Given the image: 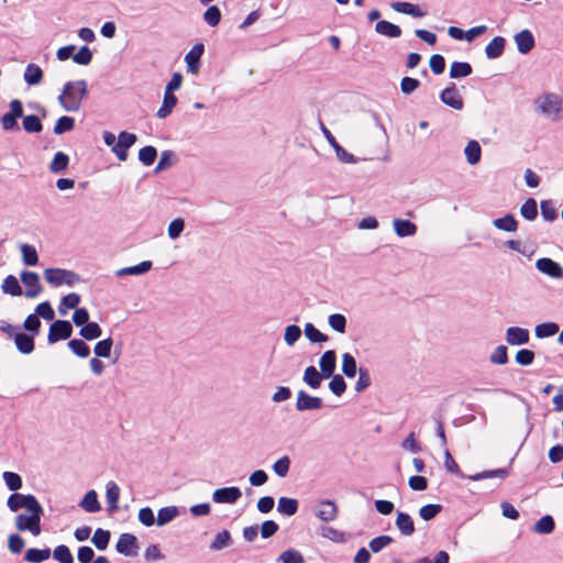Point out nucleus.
Masks as SVG:
<instances>
[{"mask_svg": "<svg viewBox=\"0 0 563 563\" xmlns=\"http://www.w3.org/2000/svg\"><path fill=\"white\" fill-rule=\"evenodd\" d=\"M91 541L98 550H106L110 541V532L98 528L95 531Z\"/></svg>", "mask_w": 563, "mask_h": 563, "instance_id": "obj_55", "label": "nucleus"}, {"mask_svg": "<svg viewBox=\"0 0 563 563\" xmlns=\"http://www.w3.org/2000/svg\"><path fill=\"white\" fill-rule=\"evenodd\" d=\"M530 335L527 329L510 327L506 330V342L509 345H523L529 342Z\"/></svg>", "mask_w": 563, "mask_h": 563, "instance_id": "obj_16", "label": "nucleus"}, {"mask_svg": "<svg viewBox=\"0 0 563 563\" xmlns=\"http://www.w3.org/2000/svg\"><path fill=\"white\" fill-rule=\"evenodd\" d=\"M440 100L445 106L454 110H462L464 107L463 98L457 91L454 82H450V85L442 90V92L440 93Z\"/></svg>", "mask_w": 563, "mask_h": 563, "instance_id": "obj_10", "label": "nucleus"}, {"mask_svg": "<svg viewBox=\"0 0 563 563\" xmlns=\"http://www.w3.org/2000/svg\"><path fill=\"white\" fill-rule=\"evenodd\" d=\"M179 516V509L176 506L163 507L158 510L156 523L158 527H163L172 522Z\"/></svg>", "mask_w": 563, "mask_h": 563, "instance_id": "obj_29", "label": "nucleus"}, {"mask_svg": "<svg viewBox=\"0 0 563 563\" xmlns=\"http://www.w3.org/2000/svg\"><path fill=\"white\" fill-rule=\"evenodd\" d=\"M395 525L402 536L410 537L415 532L413 520L406 512H402V511L397 512V518H396Z\"/></svg>", "mask_w": 563, "mask_h": 563, "instance_id": "obj_22", "label": "nucleus"}, {"mask_svg": "<svg viewBox=\"0 0 563 563\" xmlns=\"http://www.w3.org/2000/svg\"><path fill=\"white\" fill-rule=\"evenodd\" d=\"M136 140L137 139L134 133L122 131L119 134L117 143L112 147V152L119 161H126L128 150L135 144Z\"/></svg>", "mask_w": 563, "mask_h": 563, "instance_id": "obj_6", "label": "nucleus"}, {"mask_svg": "<svg viewBox=\"0 0 563 563\" xmlns=\"http://www.w3.org/2000/svg\"><path fill=\"white\" fill-rule=\"evenodd\" d=\"M205 52L202 43H198L185 55L187 71L197 74L199 71L200 58Z\"/></svg>", "mask_w": 563, "mask_h": 563, "instance_id": "obj_13", "label": "nucleus"}, {"mask_svg": "<svg viewBox=\"0 0 563 563\" xmlns=\"http://www.w3.org/2000/svg\"><path fill=\"white\" fill-rule=\"evenodd\" d=\"M2 478H3L7 487L12 492H16L22 487V478L19 474H16L14 472H9V471L4 472L2 474Z\"/></svg>", "mask_w": 563, "mask_h": 563, "instance_id": "obj_58", "label": "nucleus"}, {"mask_svg": "<svg viewBox=\"0 0 563 563\" xmlns=\"http://www.w3.org/2000/svg\"><path fill=\"white\" fill-rule=\"evenodd\" d=\"M322 407V399L310 396L306 391L300 390L297 394L296 409L298 411L317 410Z\"/></svg>", "mask_w": 563, "mask_h": 563, "instance_id": "obj_14", "label": "nucleus"}, {"mask_svg": "<svg viewBox=\"0 0 563 563\" xmlns=\"http://www.w3.org/2000/svg\"><path fill=\"white\" fill-rule=\"evenodd\" d=\"M22 261L26 266H35L38 263V255L33 245L22 244L20 246Z\"/></svg>", "mask_w": 563, "mask_h": 563, "instance_id": "obj_42", "label": "nucleus"}, {"mask_svg": "<svg viewBox=\"0 0 563 563\" xmlns=\"http://www.w3.org/2000/svg\"><path fill=\"white\" fill-rule=\"evenodd\" d=\"M22 125L29 133H38L43 129L40 118L34 114L23 117Z\"/></svg>", "mask_w": 563, "mask_h": 563, "instance_id": "obj_52", "label": "nucleus"}, {"mask_svg": "<svg viewBox=\"0 0 563 563\" xmlns=\"http://www.w3.org/2000/svg\"><path fill=\"white\" fill-rule=\"evenodd\" d=\"M53 556L59 563H74V558L70 553V550L64 544L55 548L53 551Z\"/></svg>", "mask_w": 563, "mask_h": 563, "instance_id": "obj_62", "label": "nucleus"}, {"mask_svg": "<svg viewBox=\"0 0 563 563\" xmlns=\"http://www.w3.org/2000/svg\"><path fill=\"white\" fill-rule=\"evenodd\" d=\"M27 514H20L14 519V526L19 531H30L34 537L41 533V515L43 508L40 505L27 509Z\"/></svg>", "mask_w": 563, "mask_h": 563, "instance_id": "obj_2", "label": "nucleus"}, {"mask_svg": "<svg viewBox=\"0 0 563 563\" xmlns=\"http://www.w3.org/2000/svg\"><path fill=\"white\" fill-rule=\"evenodd\" d=\"M69 350L79 357H88L90 354L89 346L79 339H73L68 342Z\"/></svg>", "mask_w": 563, "mask_h": 563, "instance_id": "obj_54", "label": "nucleus"}, {"mask_svg": "<svg viewBox=\"0 0 563 563\" xmlns=\"http://www.w3.org/2000/svg\"><path fill=\"white\" fill-rule=\"evenodd\" d=\"M442 510V506L439 504H428L420 508L419 515L420 517L426 520H432L435 518Z\"/></svg>", "mask_w": 563, "mask_h": 563, "instance_id": "obj_59", "label": "nucleus"}, {"mask_svg": "<svg viewBox=\"0 0 563 563\" xmlns=\"http://www.w3.org/2000/svg\"><path fill=\"white\" fill-rule=\"evenodd\" d=\"M242 497V492L239 487H222L212 493V500L216 504H235Z\"/></svg>", "mask_w": 563, "mask_h": 563, "instance_id": "obj_11", "label": "nucleus"}, {"mask_svg": "<svg viewBox=\"0 0 563 563\" xmlns=\"http://www.w3.org/2000/svg\"><path fill=\"white\" fill-rule=\"evenodd\" d=\"M73 333V327L69 321L57 320L49 327L47 341L53 344L58 340H67Z\"/></svg>", "mask_w": 563, "mask_h": 563, "instance_id": "obj_7", "label": "nucleus"}, {"mask_svg": "<svg viewBox=\"0 0 563 563\" xmlns=\"http://www.w3.org/2000/svg\"><path fill=\"white\" fill-rule=\"evenodd\" d=\"M68 155L63 152H57L49 164V170L55 174L62 173L68 167Z\"/></svg>", "mask_w": 563, "mask_h": 563, "instance_id": "obj_45", "label": "nucleus"}, {"mask_svg": "<svg viewBox=\"0 0 563 563\" xmlns=\"http://www.w3.org/2000/svg\"><path fill=\"white\" fill-rule=\"evenodd\" d=\"M277 561L280 563H305L301 553L294 548L287 549L284 552H282Z\"/></svg>", "mask_w": 563, "mask_h": 563, "instance_id": "obj_49", "label": "nucleus"}, {"mask_svg": "<svg viewBox=\"0 0 563 563\" xmlns=\"http://www.w3.org/2000/svg\"><path fill=\"white\" fill-rule=\"evenodd\" d=\"M221 11L220 9L217 7V5H210L205 12H203V21L209 25V26H217L220 21H221Z\"/></svg>", "mask_w": 563, "mask_h": 563, "instance_id": "obj_51", "label": "nucleus"}, {"mask_svg": "<svg viewBox=\"0 0 563 563\" xmlns=\"http://www.w3.org/2000/svg\"><path fill=\"white\" fill-rule=\"evenodd\" d=\"M43 274L45 280L53 287H73L81 282L80 276L77 273L69 269L46 268Z\"/></svg>", "mask_w": 563, "mask_h": 563, "instance_id": "obj_3", "label": "nucleus"}, {"mask_svg": "<svg viewBox=\"0 0 563 563\" xmlns=\"http://www.w3.org/2000/svg\"><path fill=\"white\" fill-rule=\"evenodd\" d=\"M464 153L468 164H477L482 157V148L479 143L475 140L470 141L464 150Z\"/></svg>", "mask_w": 563, "mask_h": 563, "instance_id": "obj_33", "label": "nucleus"}, {"mask_svg": "<svg viewBox=\"0 0 563 563\" xmlns=\"http://www.w3.org/2000/svg\"><path fill=\"white\" fill-rule=\"evenodd\" d=\"M559 324L555 322H543L536 327L534 334L538 339L550 338L559 332Z\"/></svg>", "mask_w": 563, "mask_h": 563, "instance_id": "obj_44", "label": "nucleus"}, {"mask_svg": "<svg viewBox=\"0 0 563 563\" xmlns=\"http://www.w3.org/2000/svg\"><path fill=\"white\" fill-rule=\"evenodd\" d=\"M336 508L331 501L321 503L316 511L317 517L323 521L332 520L335 517Z\"/></svg>", "mask_w": 563, "mask_h": 563, "instance_id": "obj_48", "label": "nucleus"}, {"mask_svg": "<svg viewBox=\"0 0 563 563\" xmlns=\"http://www.w3.org/2000/svg\"><path fill=\"white\" fill-rule=\"evenodd\" d=\"M44 76L43 69L36 64L26 65L23 79L29 86H37L42 82Z\"/></svg>", "mask_w": 563, "mask_h": 563, "instance_id": "obj_20", "label": "nucleus"}, {"mask_svg": "<svg viewBox=\"0 0 563 563\" xmlns=\"http://www.w3.org/2000/svg\"><path fill=\"white\" fill-rule=\"evenodd\" d=\"M16 349L23 354H30L34 350L33 338L25 333H18L14 336Z\"/></svg>", "mask_w": 563, "mask_h": 563, "instance_id": "obj_38", "label": "nucleus"}, {"mask_svg": "<svg viewBox=\"0 0 563 563\" xmlns=\"http://www.w3.org/2000/svg\"><path fill=\"white\" fill-rule=\"evenodd\" d=\"M541 216L545 221H554L558 218V211L551 200H543L540 203Z\"/></svg>", "mask_w": 563, "mask_h": 563, "instance_id": "obj_63", "label": "nucleus"}, {"mask_svg": "<svg viewBox=\"0 0 563 563\" xmlns=\"http://www.w3.org/2000/svg\"><path fill=\"white\" fill-rule=\"evenodd\" d=\"M536 268L551 278L563 279V267L550 257L537 260Z\"/></svg>", "mask_w": 563, "mask_h": 563, "instance_id": "obj_9", "label": "nucleus"}, {"mask_svg": "<svg viewBox=\"0 0 563 563\" xmlns=\"http://www.w3.org/2000/svg\"><path fill=\"white\" fill-rule=\"evenodd\" d=\"M493 225L505 232H516L518 230V221L511 213H507L501 218L493 220Z\"/></svg>", "mask_w": 563, "mask_h": 563, "instance_id": "obj_28", "label": "nucleus"}, {"mask_svg": "<svg viewBox=\"0 0 563 563\" xmlns=\"http://www.w3.org/2000/svg\"><path fill=\"white\" fill-rule=\"evenodd\" d=\"M79 507L90 514L98 512L101 509V505L96 490L91 489L87 492L80 500Z\"/></svg>", "mask_w": 563, "mask_h": 563, "instance_id": "obj_24", "label": "nucleus"}, {"mask_svg": "<svg viewBox=\"0 0 563 563\" xmlns=\"http://www.w3.org/2000/svg\"><path fill=\"white\" fill-rule=\"evenodd\" d=\"M520 216L527 221H533L538 217V203L534 198H528L520 207Z\"/></svg>", "mask_w": 563, "mask_h": 563, "instance_id": "obj_34", "label": "nucleus"}, {"mask_svg": "<svg viewBox=\"0 0 563 563\" xmlns=\"http://www.w3.org/2000/svg\"><path fill=\"white\" fill-rule=\"evenodd\" d=\"M153 263L151 261H143L137 265L120 268L115 272V276L123 277L128 275L139 276L144 275L152 269Z\"/></svg>", "mask_w": 563, "mask_h": 563, "instance_id": "obj_21", "label": "nucleus"}, {"mask_svg": "<svg viewBox=\"0 0 563 563\" xmlns=\"http://www.w3.org/2000/svg\"><path fill=\"white\" fill-rule=\"evenodd\" d=\"M298 510V500L295 498L280 497L277 504V511L282 515L292 516Z\"/></svg>", "mask_w": 563, "mask_h": 563, "instance_id": "obj_35", "label": "nucleus"}, {"mask_svg": "<svg viewBox=\"0 0 563 563\" xmlns=\"http://www.w3.org/2000/svg\"><path fill=\"white\" fill-rule=\"evenodd\" d=\"M177 98L174 96V95H169V93H165L164 92V99H163V103L161 106V108L158 109L156 115L159 118V119H165L167 118L173 109L175 108V106L177 104Z\"/></svg>", "mask_w": 563, "mask_h": 563, "instance_id": "obj_43", "label": "nucleus"}, {"mask_svg": "<svg viewBox=\"0 0 563 563\" xmlns=\"http://www.w3.org/2000/svg\"><path fill=\"white\" fill-rule=\"evenodd\" d=\"M393 542H394V539L390 536L383 534V536H378V537L372 539L369 541L368 547L373 553H378L384 548H386L387 545H389Z\"/></svg>", "mask_w": 563, "mask_h": 563, "instance_id": "obj_57", "label": "nucleus"}, {"mask_svg": "<svg viewBox=\"0 0 563 563\" xmlns=\"http://www.w3.org/2000/svg\"><path fill=\"white\" fill-rule=\"evenodd\" d=\"M375 31L389 38H397L401 35L400 26L386 20L378 21L375 25Z\"/></svg>", "mask_w": 563, "mask_h": 563, "instance_id": "obj_25", "label": "nucleus"}, {"mask_svg": "<svg viewBox=\"0 0 563 563\" xmlns=\"http://www.w3.org/2000/svg\"><path fill=\"white\" fill-rule=\"evenodd\" d=\"M336 363L335 352L329 350L322 354L319 361V366L324 378L333 376Z\"/></svg>", "mask_w": 563, "mask_h": 563, "instance_id": "obj_18", "label": "nucleus"}, {"mask_svg": "<svg viewBox=\"0 0 563 563\" xmlns=\"http://www.w3.org/2000/svg\"><path fill=\"white\" fill-rule=\"evenodd\" d=\"M117 551L125 556L136 554L137 539L134 534L122 533L115 545Z\"/></svg>", "mask_w": 563, "mask_h": 563, "instance_id": "obj_12", "label": "nucleus"}, {"mask_svg": "<svg viewBox=\"0 0 563 563\" xmlns=\"http://www.w3.org/2000/svg\"><path fill=\"white\" fill-rule=\"evenodd\" d=\"M390 7L398 13H404L411 15L413 18H422L426 15V12L421 10L418 4H413L405 1L391 2Z\"/></svg>", "mask_w": 563, "mask_h": 563, "instance_id": "obj_19", "label": "nucleus"}, {"mask_svg": "<svg viewBox=\"0 0 563 563\" xmlns=\"http://www.w3.org/2000/svg\"><path fill=\"white\" fill-rule=\"evenodd\" d=\"M102 334V330L97 322H88L84 327H81L79 331V335L88 341L96 340L100 338Z\"/></svg>", "mask_w": 563, "mask_h": 563, "instance_id": "obj_46", "label": "nucleus"}, {"mask_svg": "<svg viewBox=\"0 0 563 563\" xmlns=\"http://www.w3.org/2000/svg\"><path fill=\"white\" fill-rule=\"evenodd\" d=\"M106 498L109 506V510H117L118 501L120 498V487L112 481L108 482L107 484Z\"/></svg>", "mask_w": 563, "mask_h": 563, "instance_id": "obj_32", "label": "nucleus"}, {"mask_svg": "<svg viewBox=\"0 0 563 563\" xmlns=\"http://www.w3.org/2000/svg\"><path fill=\"white\" fill-rule=\"evenodd\" d=\"M37 505H40V503L33 495H23L19 493L11 494L7 500L8 508L13 512L21 508L27 510Z\"/></svg>", "mask_w": 563, "mask_h": 563, "instance_id": "obj_8", "label": "nucleus"}, {"mask_svg": "<svg viewBox=\"0 0 563 563\" xmlns=\"http://www.w3.org/2000/svg\"><path fill=\"white\" fill-rule=\"evenodd\" d=\"M393 225L396 234L400 238L412 236L417 232V225L409 220L395 219Z\"/></svg>", "mask_w": 563, "mask_h": 563, "instance_id": "obj_26", "label": "nucleus"}, {"mask_svg": "<svg viewBox=\"0 0 563 563\" xmlns=\"http://www.w3.org/2000/svg\"><path fill=\"white\" fill-rule=\"evenodd\" d=\"M113 346V341L111 338H107L102 341H99L93 349L96 356L98 357H109L111 353V349Z\"/></svg>", "mask_w": 563, "mask_h": 563, "instance_id": "obj_61", "label": "nucleus"}, {"mask_svg": "<svg viewBox=\"0 0 563 563\" xmlns=\"http://www.w3.org/2000/svg\"><path fill=\"white\" fill-rule=\"evenodd\" d=\"M514 40L518 52L521 54L530 53L536 45L534 36L529 30L520 31L515 35Z\"/></svg>", "mask_w": 563, "mask_h": 563, "instance_id": "obj_15", "label": "nucleus"}, {"mask_svg": "<svg viewBox=\"0 0 563 563\" xmlns=\"http://www.w3.org/2000/svg\"><path fill=\"white\" fill-rule=\"evenodd\" d=\"M561 104L562 100L555 93H545L541 99L536 101L537 110L553 120L559 118Z\"/></svg>", "mask_w": 563, "mask_h": 563, "instance_id": "obj_4", "label": "nucleus"}, {"mask_svg": "<svg viewBox=\"0 0 563 563\" xmlns=\"http://www.w3.org/2000/svg\"><path fill=\"white\" fill-rule=\"evenodd\" d=\"M20 279L25 287L23 295L26 298H36L43 291L40 276L35 272L22 271L20 274Z\"/></svg>", "mask_w": 563, "mask_h": 563, "instance_id": "obj_5", "label": "nucleus"}, {"mask_svg": "<svg viewBox=\"0 0 563 563\" xmlns=\"http://www.w3.org/2000/svg\"><path fill=\"white\" fill-rule=\"evenodd\" d=\"M303 333L306 338L312 343L325 342L328 336L320 332L312 323H306Z\"/></svg>", "mask_w": 563, "mask_h": 563, "instance_id": "obj_53", "label": "nucleus"}, {"mask_svg": "<svg viewBox=\"0 0 563 563\" xmlns=\"http://www.w3.org/2000/svg\"><path fill=\"white\" fill-rule=\"evenodd\" d=\"M555 528V521L552 516L541 517L533 526V531L539 534H550Z\"/></svg>", "mask_w": 563, "mask_h": 563, "instance_id": "obj_37", "label": "nucleus"}, {"mask_svg": "<svg viewBox=\"0 0 563 563\" xmlns=\"http://www.w3.org/2000/svg\"><path fill=\"white\" fill-rule=\"evenodd\" d=\"M506 40L503 36L494 37L485 47L486 57L496 59L504 54Z\"/></svg>", "mask_w": 563, "mask_h": 563, "instance_id": "obj_23", "label": "nucleus"}, {"mask_svg": "<svg viewBox=\"0 0 563 563\" xmlns=\"http://www.w3.org/2000/svg\"><path fill=\"white\" fill-rule=\"evenodd\" d=\"M87 95L88 87L86 80H70L64 85L63 91L58 96V103L67 112H77L80 110Z\"/></svg>", "mask_w": 563, "mask_h": 563, "instance_id": "obj_1", "label": "nucleus"}, {"mask_svg": "<svg viewBox=\"0 0 563 563\" xmlns=\"http://www.w3.org/2000/svg\"><path fill=\"white\" fill-rule=\"evenodd\" d=\"M473 68L467 62H453L450 67V77L453 79L467 77L472 74Z\"/></svg>", "mask_w": 563, "mask_h": 563, "instance_id": "obj_36", "label": "nucleus"}, {"mask_svg": "<svg viewBox=\"0 0 563 563\" xmlns=\"http://www.w3.org/2000/svg\"><path fill=\"white\" fill-rule=\"evenodd\" d=\"M75 128V120L71 117L63 115L60 117L53 129V132L57 135H60L65 132H69Z\"/></svg>", "mask_w": 563, "mask_h": 563, "instance_id": "obj_50", "label": "nucleus"}, {"mask_svg": "<svg viewBox=\"0 0 563 563\" xmlns=\"http://www.w3.org/2000/svg\"><path fill=\"white\" fill-rule=\"evenodd\" d=\"M231 545V534L228 530L219 532L210 544V550L221 551Z\"/></svg>", "mask_w": 563, "mask_h": 563, "instance_id": "obj_47", "label": "nucleus"}, {"mask_svg": "<svg viewBox=\"0 0 563 563\" xmlns=\"http://www.w3.org/2000/svg\"><path fill=\"white\" fill-rule=\"evenodd\" d=\"M2 291L11 296H22L23 290L18 282V278L13 275H8L1 285Z\"/></svg>", "mask_w": 563, "mask_h": 563, "instance_id": "obj_39", "label": "nucleus"}, {"mask_svg": "<svg viewBox=\"0 0 563 563\" xmlns=\"http://www.w3.org/2000/svg\"><path fill=\"white\" fill-rule=\"evenodd\" d=\"M52 552L48 548L35 549L31 548L25 552L24 560L30 563H42L48 560Z\"/></svg>", "mask_w": 563, "mask_h": 563, "instance_id": "obj_30", "label": "nucleus"}, {"mask_svg": "<svg viewBox=\"0 0 563 563\" xmlns=\"http://www.w3.org/2000/svg\"><path fill=\"white\" fill-rule=\"evenodd\" d=\"M508 475H509V471L507 468H497V470H490V471H483V472L476 473L474 475H470L466 478L470 481L477 482V481H483V479L494 478V477L505 479L506 477H508Z\"/></svg>", "mask_w": 563, "mask_h": 563, "instance_id": "obj_31", "label": "nucleus"}, {"mask_svg": "<svg viewBox=\"0 0 563 563\" xmlns=\"http://www.w3.org/2000/svg\"><path fill=\"white\" fill-rule=\"evenodd\" d=\"M157 156V151L154 146H144L139 151V159L145 165H152Z\"/></svg>", "mask_w": 563, "mask_h": 563, "instance_id": "obj_60", "label": "nucleus"}, {"mask_svg": "<svg viewBox=\"0 0 563 563\" xmlns=\"http://www.w3.org/2000/svg\"><path fill=\"white\" fill-rule=\"evenodd\" d=\"M322 373H319L314 366H309L305 369L303 382L313 389L320 387L322 382Z\"/></svg>", "mask_w": 563, "mask_h": 563, "instance_id": "obj_41", "label": "nucleus"}, {"mask_svg": "<svg viewBox=\"0 0 563 563\" xmlns=\"http://www.w3.org/2000/svg\"><path fill=\"white\" fill-rule=\"evenodd\" d=\"M301 329L296 324H290L285 328L284 341L288 346H292L301 336Z\"/></svg>", "mask_w": 563, "mask_h": 563, "instance_id": "obj_56", "label": "nucleus"}, {"mask_svg": "<svg viewBox=\"0 0 563 563\" xmlns=\"http://www.w3.org/2000/svg\"><path fill=\"white\" fill-rule=\"evenodd\" d=\"M322 131H323V134H324L327 141L330 143V145L335 151L336 157L343 163H351L352 154H350L349 152H346L344 148H342L340 146V144L336 142L335 137L332 135V133L328 129L323 128Z\"/></svg>", "mask_w": 563, "mask_h": 563, "instance_id": "obj_27", "label": "nucleus"}, {"mask_svg": "<svg viewBox=\"0 0 563 563\" xmlns=\"http://www.w3.org/2000/svg\"><path fill=\"white\" fill-rule=\"evenodd\" d=\"M356 372H358V379L354 386V389L357 391V393H362L364 391L367 387L371 386L372 384V378H371V375H369V372L364 368V367H360L357 369L356 367V363L354 362V375L356 374Z\"/></svg>", "mask_w": 563, "mask_h": 563, "instance_id": "obj_40", "label": "nucleus"}, {"mask_svg": "<svg viewBox=\"0 0 563 563\" xmlns=\"http://www.w3.org/2000/svg\"><path fill=\"white\" fill-rule=\"evenodd\" d=\"M290 467V459L285 455L280 459H278L272 466L274 473L279 477H285Z\"/></svg>", "mask_w": 563, "mask_h": 563, "instance_id": "obj_64", "label": "nucleus"}, {"mask_svg": "<svg viewBox=\"0 0 563 563\" xmlns=\"http://www.w3.org/2000/svg\"><path fill=\"white\" fill-rule=\"evenodd\" d=\"M373 147L366 152H364V156L360 157L363 161H373V159H383L386 161L388 158L386 151L384 148L385 141L382 136L377 137L373 142Z\"/></svg>", "mask_w": 563, "mask_h": 563, "instance_id": "obj_17", "label": "nucleus"}]
</instances>
